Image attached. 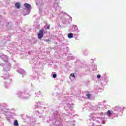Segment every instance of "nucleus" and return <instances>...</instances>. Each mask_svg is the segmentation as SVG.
Masks as SVG:
<instances>
[{
    "mask_svg": "<svg viewBox=\"0 0 126 126\" xmlns=\"http://www.w3.org/2000/svg\"><path fill=\"white\" fill-rule=\"evenodd\" d=\"M44 29H41L39 31V33L38 34V38L39 40H41L42 38L44 36Z\"/></svg>",
    "mask_w": 126,
    "mask_h": 126,
    "instance_id": "obj_1",
    "label": "nucleus"
},
{
    "mask_svg": "<svg viewBox=\"0 0 126 126\" xmlns=\"http://www.w3.org/2000/svg\"><path fill=\"white\" fill-rule=\"evenodd\" d=\"M24 7L25 8H26V9H27V10H29L30 7H31V6L28 3H25Z\"/></svg>",
    "mask_w": 126,
    "mask_h": 126,
    "instance_id": "obj_2",
    "label": "nucleus"
},
{
    "mask_svg": "<svg viewBox=\"0 0 126 126\" xmlns=\"http://www.w3.org/2000/svg\"><path fill=\"white\" fill-rule=\"evenodd\" d=\"M15 6L17 8V9H19L20 8V3H16L15 4Z\"/></svg>",
    "mask_w": 126,
    "mask_h": 126,
    "instance_id": "obj_3",
    "label": "nucleus"
},
{
    "mask_svg": "<svg viewBox=\"0 0 126 126\" xmlns=\"http://www.w3.org/2000/svg\"><path fill=\"white\" fill-rule=\"evenodd\" d=\"M68 37L69 39H72L73 38V33H69L68 34Z\"/></svg>",
    "mask_w": 126,
    "mask_h": 126,
    "instance_id": "obj_4",
    "label": "nucleus"
},
{
    "mask_svg": "<svg viewBox=\"0 0 126 126\" xmlns=\"http://www.w3.org/2000/svg\"><path fill=\"white\" fill-rule=\"evenodd\" d=\"M14 126H18V121L17 120H16L14 122Z\"/></svg>",
    "mask_w": 126,
    "mask_h": 126,
    "instance_id": "obj_5",
    "label": "nucleus"
},
{
    "mask_svg": "<svg viewBox=\"0 0 126 126\" xmlns=\"http://www.w3.org/2000/svg\"><path fill=\"white\" fill-rule=\"evenodd\" d=\"M86 96L88 98V99H90V94H89V93H88V94H86Z\"/></svg>",
    "mask_w": 126,
    "mask_h": 126,
    "instance_id": "obj_6",
    "label": "nucleus"
},
{
    "mask_svg": "<svg viewBox=\"0 0 126 126\" xmlns=\"http://www.w3.org/2000/svg\"><path fill=\"white\" fill-rule=\"evenodd\" d=\"M107 115L108 116H111V111L110 110L107 111Z\"/></svg>",
    "mask_w": 126,
    "mask_h": 126,
    "instance_id": "obj_7",
    "label": "nucleus"
},
{
    "mask_svg": "<svg viewBox=\"0 0 126 126\" xmlns=\"http://www.w3.org/2000/svg\"><path fill=\"white\" fill-rule=\"evenodd\" d=\"M70 76H72V77H73V78H75V75H74V74L73 73L71 74Z\"/></svg>",
    "mask_w": 126,
    "mask_h": 126,
    "instance_id": "obj_8",
    "label": "nucleus"
},
{
    "mask_svg": "<svg viewBox=\"0 0 126 126\" xmlns=\"http://www.w3.org/2000/svg\"><path fill=\"white\" fill-rule=\"evenodd\" d=\"M53 78H56V77H57V74H54L53 75Z\"/></svg>",
    "mask_w": 126,
    "mask_h": 126,
    "instance_id": "obj_9",
    "label": "nucleus"
},
{
    "mask_svg": "<svg viewBox=\"0 0 126 126\" xmlns=\"http://www.w3.org/2000/svg\"><path fill=\"white\" fill-rule=\"evenodd\" d=\"M97 78H101V75H98Z\"/></svg>",
    "mask_w": 126,
    "mask_h": 126,
    "instance_id": "obj_10",
    "label": "nucleus"
},
{
    "mask_svg": "<svg viewBox=\"0 0 126 126\" xmlns=\"http://www.w3.org/2000/svg\"><path fill=\"white\" fill-rule=\"evenodd\" d=\"M50 26H51L50 25H49L47 26V29H50Z\"/></svg>",
    "mask_w": 126,
    "mask_h": 126,
    "instance_id": "obj_11",
    "label": "nucleus"
},
{
    "mask_svg": "<svg viewBox=\"0 0 126 126\" xmlns=\"http://www.w3.org/2000/svg\"><path fill=\"white\" fill-rule=\"evenodd\" d=\"M46 42H50V40H45Z\"/></svg>",
    "mask_w": 126,
    "mask_h": 126,
    "instance_id": "obj_12",
    "label": "nucleus"
}]
</instances>
